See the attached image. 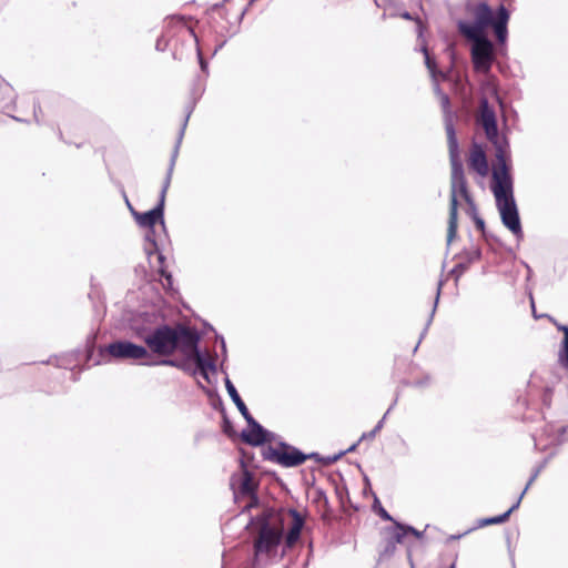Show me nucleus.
Listing matches in <instances>:
<instances>
[{
	"mask_svg": "<svg viewBox=\"0 0 568 568\" xmlns=\"http://www.w3.org/2000/svg\"><path fill=\"white\" fill-rule=\"evenodd\" d=\"M189 115H186L183 126L180 132V136L178 140V144L175 146V150L172 154L170 166L168 170L166 178L164 180L161 193H160V200L158 205L144 213H139L133 210L129 201H126L129 209L131 210L136 223L146 229L145 233V245L144 251L148 256L149 264L151 268L155 272H158L162 277H164L169 284H171L172 276L170 273H168L164 268V255L160 251V243L162 242L161 235H156L155 233V225L159 223L161 226V230L163 233H165V224L163 220V211H164V201H165V194L171 183V178L173 173V169L175 165V160L179 152V145L181 143L186 123H187ZM163 237H166V234H163Z\"/></svg>",
	"mask_w": 568,
	"mask_h": 568,
	"instance_id": "obj_1",
	"label": "nucleus"
},
{
	"mask_svg": "<svg viewBox=\"0 0 568 568\" xmlns=\"http://www.w3.org/2000/svg\"><path fill=\"white\" fill-rule=\"evenodd\" d=\"M149 324H140V320L132 324V331L142 339L152 353L168 356L179 349L183 355L184 352L192 349L194 344V332L191 329L178 326L171 327L161 325L154 328V318L148 317Z\"/></svg>",
	"mask_w": 568,
	"mask_h": 568,
	"instance_id": "obj_2",
	"label": "nucleus"
},
{
	"mask_svg": "<svg viewBox=\"0 0 568 568\" xmlns=\"http://www.w3.org/2000/svg\"><path fill=\"white\" fill-rule=\"evenodd\" d=\"M445 129L447 133L449 159L452 164V182H450V207H449V220L447 241L450 243L456 235L457 231V204L458 197L465 199L470 202L469 194L467 192L466 180L464 175L463 163L459 155V146L454 129L453 120L449 114L445 118Z\"/></svg>",
	"mask_w": 568,
	"mask_h": 568,
	"instance_id": "obj_3",
	"label": "nucleus"
},
{
	"mask_svg": "<svg viewBox=\"0 0 568 568\" xmlns=\"http://www.w3.org/2000/svg\"><path fill=\"white\" fill-rule=\"evenodd\" d=\"M491 191L494 193L503 224L515 236H523L519 214L514 199L513 178L509 172V165L494 168Z\"/></svg>",
	"mask_w": 568,
	"mask_h": 568,
	"instance_id": "obj_4",
	"label": "nucleus"
},
{
	"mask_svg": "<svg viewBox=\"0 0 568 568\" xmlns=\"http://www.w3.org/2000/svg\"><path fill=\"white\" fill-rule=\"evenodd\" d=\"M477 122L483 126L487 139L495 146V166L508 165L509 145L508 142L498 134L496 112L486 98L480 99Z\"/></svg>",
	"mask_w": 568,
	"mask_h": 568,
	"instance_id": "obj_5",
	"label": "nucleus"
},
{
	"mask_svg": "<svg viewBox=\"0 0 568 568\" xmlns=\"http://www.w3.org/2000/svg\"><path fill=\"white\" fill-rule=\"evenodd\" d=\"M282 528L265 524L261 527L257 539L254 544L253 568H257L264 561L277 555L282 540Z\"/></svg>",
	"mask_w": 568,
	"mask_h": 568,
	"instance_id": "obj_6",
	"label": "nucleus"
},
{
	"mask_svg": "<svg viewBox=\"0 0 568 568\" xmlns=\"http://www.w3.org/2000/svg\"><path fill=\"white\" fill-rule=\"evenodd\" d=\"M473 41L471 61L476 71L488 73L494 62V45L486 36H477L475 32L468 31V36H464Z\"/></svg>",
	"mask_w": 568,
	"mask_h": 568,
	"instance_id": "obj_7",
	"label": "nucleus"
},
{
	"mask_svg": "<svg viewBox=\"0 0 568 568\" xmlns=\"http://www.w3.org/2000/svg\"><path fill=\"white\" fill-rule=\"evenodd\" d=\"M474 22L459 21L457 27L463 36H468V31L475 32L477 36H485V30L491 27L496 21L490 7L486 2L478 3L473 11Z\"/></svg>",
	"mask_w": 568,
	"mask_h": 568,
	"instance_id": "obj_8",
	"label": "nucleus"
},
{
	"mask_svg": "<svg viewBox=\"0 0 568 568\" xmlns=\"http://www.w3.org/2000/svg\"><path fill=\"white\" fill-rule=\"evenodd\" d=\"M105 353L114 359H144L149 356L148 349L142 345L129 341H115L105 347Z\"/></svg>",
	"mask_w": 568,
	"mask_h": 568,
	"instance_id": "obj_9",
	"label": "nucleus"
},
{
	"mask_svg": "<svg viewBox=\"0 0 568 568\" xmlns=\"http://www.w3.org/2000/svg\"><path fill=\"white\" fill-rule=\"evenodd\" d=\"M276 463L284 467H294L303 464L307 456L296 448L284 447L273 453Z\"/></svg>",
	"mask_w": 568,
	"mask_h": 568,
	"instance_id": "obj_10",
	"label": "nucleus"
},
{
	"mask_svg": "<svg viewBox=\"0 0 568 568\" xmlns=\"http://www.w3.org/2000/svg\"><path fill=\"white\" fill-rule=\"evenodd\" d=\"M199 336L194 333V344L191 351L184 352V356L189 359L194 361L196 366L200 368L202 375L206 377L207 371H215L214 361L211 357H205L197 348Z\"/></svg>",
	"mask_w": 568,
	"mask_h": 568,
	"instance_id": "obj_11",
	"label": "nucleus"
},
{
	"mask_svg": "<svg viewBox=\"0 0 568 568\" xmlns=\"http://www.w3.org/2000/svg\"><path fill=\"white\" fill-rule=\"evenodd\" d=\"M468 165L471 170L478 173L480 176H485L488 173V162L481 145L474 143L468 159Z\"/></svg>",
	"mask_w": 568,
	"mask_h": 568,
	"instance_id": "obj_12",
	"label": "nucleus"
},
{
	"mask_svg": "<svg viewBox=\"0 0 568 568\" xmlns=\"http://www.w3.org/2000/svg\"><path fill=\"white\" fill-rule=\"evenodd\" d=\"M250 428L243 432V439L254 446L262 445L267 439V432L255 422L252 417L251 422H247Z\"/></svg>",
	"mask_w": 568,
	"mask_h": 568,
	"instance_id": "obj_13",
	"label": "nucleus"
},
{
	"mask_svg": "<svg viewBox=\"0 0 568 568\" xmlns=\"http://www.w3.org/2000/svg\"><path fill=\"white\" fill-rule=\"evenodd\" d=\"M509 20V13L504 6H500L497 13V19L493 23L495 34L500 43H504L507 39V23Z\"/></svg>",
	"mask_w": 568,
	"mask_h": 568,
	"instance_id": "obj_14",
	"label": "nucleus"
},
{
	"mask_svg": "<svg viewBox=\"0 0 568 568\" xmlns=\"http://www.w3.org/2000/svg\"><path fill=\"white\" fill-rule=\"evenodd\" d=\"M290 514L292 516V524H291V527L288 529V532L286 535V540H285L287 547L293 546L297 541V539L300 538V535H301V530L304 525L303 518L296 510H291Z\"/></svg>",
	"mask_w": 568,
	"mask_h": 568,
	"instance_id": "obj_15",
	"label": "nucleus"
},
{
	"mask_svg": "<svg viewBox=\"0 0 568 568\" xmlns=\"http://www.w3.org/2000/svg\"><path fill=\"white\" fill-rule=\"evenodd\" d=\"M538 475V471H536L529 479V481L527 483L524 491L521 493V495L519 496V498L517 499V501L504 514L499 515V516H496V517H491V518H487L485 520V524L486 525H494V524H501L504 521H506L508 519V517L510 516V514L517 509L520 505V501L523 499V496L526 494V491L528 490L529 486L534 483V480L536 479Z\"/></svg>",
	"mask_w": 568,
	"mask_h": 568,
	"instance_id": "obj_16",
	"label": "nucleus"
},
{
	"mask_svg": "<svg viewBox=\"0 0 568 568\" xmlns=\"http://www.w3.org/2000/svg\"><path fill=\"white\" fill-rule=\"evenodd\" d=\"M225 387H226V390H227L230 397L232 398L233 403L236 405V407L239 408V410L241 412L243 417L246 419V422H251L252 416H251L246 405L244 404V402L240 397L235 386L232 384V382L229 378L225 379Z\"/></svg>",
	"mask_w": 568,
	"mask_h": 568,
	"instance_id": "obj_17",
	"label": "nucleus"
},
{
	"mask_svg": "<svg viewBox=\"0 0 568 568\" xmlns=\"http://www.w3.org/2000/svg\"><path fill=\"white\" fill-rule=\"evenodd\" d=\"M557 327L564 333V341L561 348L558 353V361L562 366L568 368V326L557 325Z\"/></svg>",
	"mask_w": 568,
	"mask_h": 568,
	"instance_id": "obj_18",
	"label": "nucleus"
},
{
	"mask_svg": "<svg viewBox=\"0 0 568 568\" xmlns=\"http://www.w3.org/2000/svg\"><path fill=\"white\" fill-rule=\"evenodd\" d=\"M254 483L252 475L248 471L243 473V477L240 485V490L244 495H252L254 491Z\"/></svg>",
	"mask_w": 568,
	"mask_h": 568,
	"instance_id": "obj_19",
	"label": "nucleus"
},
{
	"mask_svg": "<svg viewBox=\"0 0 568 568\" xmlns=\"http://www.w3.org/2000/svg\"><path fill=\"white\" fill-rule=\"evenodd\" d=\"M148 317L154 318V328H156L158 323H159V316L154 313H141V314L134 316L130 322V327L132 328V324L138 320H140V324L148 325L149 324Z\"/></svg>",
	"mask_w": 568,
	"mask_h": 568,
	"instance_id": "obj_20",
	"label": "nucleus"
},
{
	"mask_svg": "<svg viewBox=\"0 0 568 568\" xmlns=\"http://www.w3.org/2000/svg\"><path fill=\"white\" fill-rule=\"evenodd\" d=\"M423 52H424V55H425V63H426V67L427 69L429 70V72L432 73L433 77H435V68H436V63L435 61L430 58L427 49L424 47L423 48Z\"/></svg>",
	"mask_w": 568,
	"mask_h": 568,
	"instance_id": "obj_21",
	"label": "nucleus"
},
{
	"mask_svg": "<svg viewBox=\"0 0 568 568\" xmlns=\"http://www.w3.org/2000/svg\"><path fill=\"white\" fill-rule=\"evenodd\" d=\"M398 531L395 532L394 539L396 542H402L405 534L407 532L406 527L397 524Z\"/></svg>",
	"mask_w": 568,
	"mask_h": 568,
	"instance_id": "obj_22",
	"label": "nucleus"
},
{
	"mask_svg": "<svg viewBox=\"0 0 568 568\" xmlns=\"http://www.w3.org/2000/svg\"><path fill=\"white\" fill-rule=\"evenodd\" d=\"M439 295H440V286H438V288L436 290V298H435V304H434V307H433V311H432V315L430 317H433L434 313H435V310H436V305L438 303V298H439ZM432 321V318H429L428 323Z\"/></svg>",
	"mask_w": 568,
	"mask_h": 568,
	"instance_id": "obj_23",
	"label": "nucleus"
},
{
	"mask_svg": "<svg viewBox=\"0 0 568 568\" xmlns=\"http://www.w3.org/2000/svg\"><path fill=\"white\" fill-rule=\"evenodd\" d=\"M442 105H443L444 110L447 111L448 105H449V98H448V95H446V94L442 95Z\"/></svg>",
	"mask_w": 568,
	"mask_h": 568,
	"instance_id": "obj_24",
	"label": "nucleus"
},
{
	"mask_svg": "<svg viewBox=\"0 0 568 568\" xmlns=\"http://www.w3.org/2000/svg\"><path fill=\"white\" fill-rule=\"evenodd\" d=\"M379 515L385 520H392L390 515L384 508H382V507L379 508Z\"/></svg>",
	"mask_w": 568,
	"mask_h": 568,
	"instance_id": "obj_25",
	"label": "nucleus"
},
{
	"mask_svg": "<svg viewBox=\"0 0 568 568\" xmlns=\"http://www.w3.org/2000/svg\"><path fill=\"white\" fill-rule=\"evenodd\" d=\"M475 223H476V226H477L479 230L484 231L485 222H484V220H483V219H480V217H476V219H475Z\"/></svg>",
	"mask_w": 568,
	"mask_h": 568,
	"instance_id": "obj_26",
	"label": "nucleus"
},
{
	"mask_svg": "<svg viewBox=\"0 0 568 568\" xmlns=\"http://www.w3.org/2000/svg\"><path fill=\"white\" fill-rule=\"evenodd\" d=\"M406 530H407V531H409V532H412L413 535H415V536H416V537H418V538H419V537H420V535H422L418 530H416L415 528L409 527V526H408V527H406Z\"/></svg>",
	"mask_w": 568,
	"mask_h": 568,
	"instance_id": "obj_27",
	"label": "nucleus"
},
{
	"mask_svg": "<svg viewBox=\"0 0 568 568\" xmlns=\"http://www.w3.org/2000/svg\"><path fill=\"white\" fill-rule=\"evenodd\" d=\"M402 18H404V19H406V20H412V16H410V13H409V12H407V11L402 13Z\"/></svg>",
	"mask_w": 568,
	"mask_h": 568,
	"instance_id": "obj_28",
	"label": "nucleus"
},
{
	"mask_svg": "<svg viewBox=\"0 0 568 568\" xmlns=\"http://www.w3.org/2000/svg\"><path fill=\"white\" fill-rule=\"evenodd\" d=\"M162 364H164V365H172V366H174V365H175V362H174V361H171V359H168V361H162Z\"/></svg>",
	"mask_w": 568,
	"mask_h": 568,
	"instance_id": "obj_29",
	"label": "nucleus"
},
{
	"mask_svg": "<svg viewBox=\"0 0 568 568\" xmlns=\"http://www.w3.org/2000/svg\"><path fill=\"white\" fill-rule=\"evenodd\" d=\"M383 422H384V418L382 420L378 422V424L376 425V427L374 428L376 432H378L382 427H383Z\"/></svg>",
	"mask_w": 568,
	"mask_h": 568,
	"instance_id": "obj_30",
	"label": "nucleus"
},
{
	"mask_svg": "<svg viewBox=\"0 0 568 568\" xmlns=\"http://www.w3.org/2000/svg\"><path fill=\"white\" fill-rule=\"evenodd\" d=\"M200 63H201L202 70H204L206 65H205L204 61L202 60V58H200Z\"/></svg>",
	"mask_w": 568,
	"mask_h": 568,
	"instance_id": "obj_31",
	"label": "nucleus"
},
{
	"mask_svg": "<svg viewBox=\"0 0 568 568\" xmlns=\"http://www.w3.org/2000/svg\"><path fill=\"white\" fill-rule=\"evenodd\" d=\"M530 301H531V307H532V311L535 312V302L532 300V296L530 295Z\"/></svg>",
	"mask_w": 568,
	"mask_h": 568,
	"instance_id": "obj_32",
	"label": "nucleus"
},
{
	"mask_svg": "<svg viewBox=\"0 0 568 568\" xmlns=\"http://www.w3.org/2000/svg\"><path fill=\"white\" fill-rule=\"evenodd\" d=\"M34 118H36V121L39 122V118H38V111L37 109H34Z\"/></svg>",
	"mask_w": 568,
	"mask_h": 568,
	"instance_id": "obj_33",
	"label": "nucleus"
},
{
	"mask_svg": "<svg viewBox=\"0 0 568 568\" xmlns=\"http://www.w3.org/2000/svg\"><path fill=\"white\" fill-rule=\"evenodd\" d=\"M376 433H377V432L374 429V430L371 433V435H369V436H371V437H373V436H375V434H376Z\"/></svg>",
	"mask_w": 568,
	"mask_h": 568,
	"instance_id": "obj_34",
	"label": "nucleus"
},
{
	"mask_svg": "<svg viewBox=\"0 0 568 568\" xmlns=\"http://www.w3.org/2000/svg\"><path fill=\"white\" fill-rule=\"evenodd\" d=\"M387 414H389V410H386V414H384V417H383L384 419H385V417H387Z\"/></svg>",
	"mask_w": 568,
	"mask_h": 568,
	"instance_id": "obj_35",
	"label": "nucleus"
},
{
	"mask_svg": "<svg viewBox=\"0 0 568 568\" xmlns=\"http://www.w3.org/2000/svg\"><path fill=\"white\" fill-rule=\"evenodd\" d=\"M387 414H389V410H386V414H384V417H383L384 419H385V417H387Z\"/></svg>",
	"mask_w": 568,
	"mask_h": 568,
	"instance_id": "obj_36",
	"label": "nucleus"
}]
</instances>
